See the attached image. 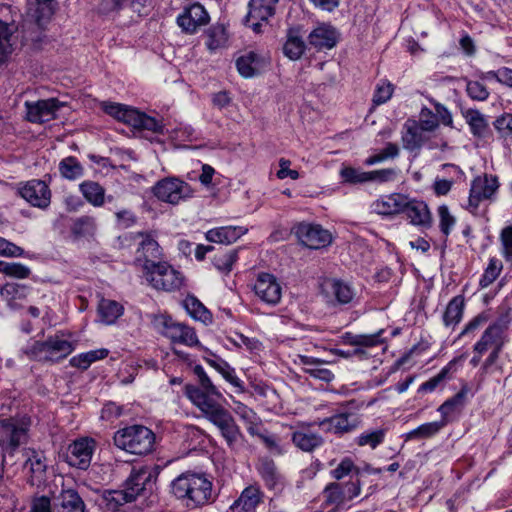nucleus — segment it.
I'll use <instances>...</instances> for the list:
<instances>
[{
  "mask_svg": "<svg viewBox=\"0 0 512 512\" xmlns=\"http://www.w3.org/2000/svg\"><path fill=\"white\" fill-rule=\"evenodd\" d=\"M359 473L360 469L354 465V462L349 457L342 459L337 467L331 471L332 477L336 480H341L350 474L358 476Z\"/></svg>",
  "mask_w": 512,
  "mask_h": 512,
  "instance_id": "59",
  "label": "nucleus"
},
{
  "mask_svg": "<svg viewBox=\"0 0 512 512\" xmlns=\"http://www.w3.org/2000/svg\"><path fill=\"white\" fill-rule=\"evenodd\" d=\"M306 49V44L298 31L290 29L287 34L286 42L283 46V53L290 60H298L303 55Z\"/></svg>",
  "mask_w": 512,
  "mask_h": 512,
  "instance_id": "38",
  "label": "nucleus"
},
{
  "mask_svg": "<svg viewBox=\"0 0 512 512\" xmlns=\"http://www.w3.org/2000/svg\"><path fill=\"white\" fill-rule=\"evenodd\" d=\"M156 436L154 432L139 424L126 426L114 433V445L130 454L147 455L154 450Z\"/></svg>",
  "mask_w": 512,
  "mask_h": 512,
  "instance_id": "3",
  "label": "nucleus"
},
{
  "mask_svg": "<svg viewBox=\"0 0 512 512\" xmlns=\"http://www.w3.org/2000/svg\"><path fill=\"white\" fill-rule=\"evenodd\" d=\"M28 293L29 288L27 286L17 283H7L0 290L2 298L12 310H18L24 307Z\"/></svg>",
  "mask_w": 512,
  "mask_h": 512,
  "instance_id": "30",
  "label": "nucleus"
},
{
  "mask_svg": "<svg viewBox=\"0 0 512 512\" xmlns=\"http://www.w3.org/2000/svg\"><path fill=\"white\" fill-rule=\"evenodd\" d=\"M469 392V388L467 385L462 386L459 392H457L453 397L447 399L443 404H441L438 408V411L441 414V419L448 424L451 421V416L455 412H460L466 403V398Z\"/></svg>",
  "mask_w": 512,
  "mask_h": 512,
  "instance_id": "34",
  "label": "nucleus"
},
{
  "mask_svg": "<svg viewBox=\"0 0 512 512\" xmlns=\"http://www.w3.org/2000/svg\"><path fill=\"white\" fill-rule=\"evenodd\" d=\"M257 471L269 489H274L279 483L280 474L272 459L266 457L259 459Z\"/></svg>",
  "mask_w": 512,
  "mask_h": 512,
  "instance_id": "42",
  "label": "nucleus"
},
{
  "mask_svg": "<svg viewBox=\"0 0 512 512\" xmlns=\"http://www.w3.org/2000/svg\"><path fill=\"white\" fill-rule=\"evenodd\" d=\"M101 322L111 325L123 314V306L117 301L102 299L98 305Z\"/></svg>",
  "mask_w": 512,
  "mask_h": 512,
  "instance_id": "41",
  "label": "nucleus"
},
{
  "mask_svg": "<svg viewBox=\"0 0 512 512\" xmlns=\"http://www.w3.org/2000/svg\"><path fill=\"white\" fill-rule=\"evenodd\" d=\"M338 36V32L334 27L322 24L310 32L308 43L317 51L331 49L336 46Z\"/></svg>",
  "mask_w": 512,
  "mask_h": 512,
  "instance_id": "25",
  "label": "nucleus"
},
{
  "mask_svg": "<svg viewBox=\"0 0 512 512\" xmlns=\"http://www.w3.org/2000/svg\"><path fill=\"white\" fill-rule=\"evenodd\" d=\"M24 455L26 457L24 469H28L29 483L34 485L35 481H40L46 473V457L43 452L31 448L26 449Z\"/></svg>",
  "mask_w": 512,
  "mask_h": 512,
  "instance_id": "28",
  "label": "nucleus"
},
{
  "mask_svg": "<svg viewBox=\"0 0 512 512\" xmlns=\"http://www.w3.org/2000/svg\"><path fill=\"white\" fill-rule=\"evenodd\" d=\"M361 419L356 413L343 411L321 420L318 425L326 432L343 435L359 427Z\"/></svg>",
  "mask_w": 512,
  "mask_h": 512,
  "instance_id": "21",
  "label": "nucleus"
},
{
  "mask_svg": "<svg viewBox=\"0 0 512 512\" xmlns=\"http://www.w3.org/2000/svg\"><path fill=\"white\" fill-rule=\"evenodd\" d=\"M29 423L13 418L0 422V442L2 451L12 454L19 446L28 441ZM4 457L0 454V478L3 475Z\"/></svg>",
  "mask_w": 512,
  "mask_h": 512,
  "instance_id": "6",
  "label": "nucleus"
},
{
  "mask_svg": "<svg viewBox=\"0 0 512 512\" xmlns=\"http://www.w3.org/2000/svg\"><path fill=\"white\" fill-rule=\"evenodd\" d=\"M194 373L198 377L199 385H186L185 395L202 412L203 416L209 419L225 408L220 403L223 395L202 366L196 365Z\"/></svg>",
  "mask_w": 512,
  "mask_h": 512,
  "instance_id": "2",
  "label": "nucleus"
},
{
  "mask_svg": "<svg viewBox=\"0 0 512 512\" xmlns=\"http://www.w3.org/2000/svg\"><path fill=\"white\" fill-rule=\"evenodd\" d=\"M58 501L61 512H85V503L74 489H62Z\"/></svg>",
  "mask_w": 512,
  "mask_h": 512,
  "instance_id": "37",
  "label": "nucleus"
},
{
  "mask_svg": "<svg viewBox=\"0 0 512 512\" xmlns=\"http://www.w3.org/2000/svg\"><path fill=\"white\" fill-rule=\"evenodd\" d=\"M16 29L14 21L8 23L0 20V64L6 60L12 51L10 37Z\"/></svg>",
  "mask_w": 512,
  "mask_h": 512,
  "instance_id": "49",
  "label": "nucleus"
},
{
  "mask_svg": "<svg viewBox=\"0 0 512 512\" xmlns=\"http://www.w3.org/2000/svg\"><path fill=\"white\" fill-rule=\"evenodd\" d=\"M59 172L68 180H75L83 176L84 168L73 156L62 159L59 163Z\"/></svg>",
  "mask_w": 512,
  "mask_h": 512,
  "instance_id": "51",
  "label": "nucleus"
},
{
  "mask_svg": "<svg viewBox=\"0 0 512 512\" xmlns=\"http://www.w3.org/2000/svg\"><path fill=\"white\" fill-rule=\"evenodd\" d=\"M506 338V326L500 321L493 322L474 344L473 351L486 353L488 351L502 350L506 343Z\"/></svg>",
  "mask_w": 512,
  "mask_h": 512,
  "instance_id": "18",
  "label": "nucleus"
},
{
  "mask_svg": "<svg viewBox=\"0 0 512 512\" xmlns=\"http://www.w3.org/2000/svg\"><path fill=\"white\" fill-rule=\"evenodd\" d=\"M500 240L503 257L507 262L512 263V226H508L501 231Z\"/></svg>",
  "mask_w": 512,
  "mask_h": 512,
  "instance_id": "64",
  "label": "nucleus"
},
{
  "mask_svg": "<svg viewBox=\"0 0 512 512\" xmlns=\"http://www.w3.org/2000/svg\"><path fill=\"white\" fill-rule=\"evenodd\" d=\"M387 431V427L366 430L356 438L355 442L358 446H369L375 449L384 442Z\"/></svg>",
  "mask_w": 512,
  "mask_h": 512,
  "instance_id": "48",
  "label": "nucleus"
},
{
  "mask_svg": "<svg viewBox=\"0 0 512 512\" xmlns=\"http://www.w3.org/2000/svg\"><path fill=\"white\" fill-rule=\"evenodd\" d=\"M426 132H433L438 128V119L435 113L427 108L423 107L419 114V120L416 122Z\"/></svg>",
  "mask_w": 512,
  "mask_h": 512,
  "instance_id": "61",
  "label": "nucleus"
},
{
  "mask_svg": "<svg viewBox=\"0 0 512 512\" xmlns=\"http://www.w3.org/2000/svg\"><path fill=\"white\" fill-rule=\"evenodd\" d=\"M278 2L279 0H250L244 19L245 25L251 27L255 33H260L262 23L274 16Z\"/></svg>",
  "mask_w": 512,
  "mask_h": 512,
  "instance_id": "15",
  "label": "nucleus"
},
{
  "mask_svg": "<svg viewBox=\"0 0 512 512\" xmlns=\"http://www.w3.org/2000/svg\"><path fill=\"white\" fill-rule=\"evenodd\" d=\"M108 354H109V351L105 348L91 350V351L73 356L69 362L72 367H75V368H78L81 370H86L90 367V365L93 362L106 358L108 356Z\"/></svg>",
  "mask_w": 512,
  "mask_h": 512,
  "instance_id": "45",
  "label": "nucleus"
},
{
  "mask_svg": "<svg viewBox=\"0 0 512 512\" xmlns=\"http://www.w3.org/2000/svg\"><path fill=\"white\" fill-rule=\"evenodd\" d=\"M183 305L188 314L194 319L204 324L212 321V315L209 310L195 296H187L183 301Z\"/></svg>",
  "mask_w": 512,
  "mask_h": 512,
  "instance_id": "44",
  "label": "nucleus"
},
{
  "mask_svg": "<svg viewBox=\"0 0 512 512\" xmlns=\"http://www.w3.org/2000/svg\"><path fill=\"white\" fill-rule=\"evenodd\" d=\"M263 492L258 486L246 487L240 496L232 503L227 512H255L262 502Z\"/></svg>",
  "mask_w": 512,
  "mask_h": 512,
  "instance_id": "24",
  "label": "nucleus"
},
{
  "mask_svg": "<svg viewBox=\"0 0 512 512\" xmlns=\"http://www.w3.org/2000/svg\"><path fill=\"white\" fill-rule=\"evenodd\" d=\"M253 291L259 300L270 306H276L282 298V286L278 279L270 273L258 274Z\"/></svg>",
  "mask_w": 512,
  "mask_h": 512,
  "instance_id": "14",
  "label": "nucleus"
},
{
  "mask_svg": "<svg viewBox=\"0 0 512 512\" xmlns=\"http://www.w3.org/2000/svg\"><path fill=\"white\" fill-rule=\"evenodd\" d=\"M426 131L419 127L416 121L407 122L402 133V144L404 149L413 152L418 151L428 140Z\"/></svg>",
  "mask_w": 512,
  "mask_h": 512,
  "instance_id": "29",
  "label": "nucleus"
},
{
  "mask_svg": "<svg viewBox=\"0 0 512 512\" xmlns=\"http://www.w3.org/2000/svg\"><path fill=\"white\" fill-rule=\"evenodd\" d=\"M139 235L142 237V240L137 250V260L144 261L143 268L145 271L149 264H158V262H160L159 259L162 256V249L151 234L139 233Z\"/></svg>",
  "mask_w": 512,
  "mask_h": 512,
  "instance_id": "27",
  "label": "nucleus"
},
{
  "mask_svg": "<svg viewBox=\"0 0 512 512\" xmlns=\"http://www.w3.org/2000/svg\"><path fill=\"white\" fill-rule=\"evenodd\" d=\"M153 195L160 201L177 205L194 195L193 188L177 177H166L152 187Z\"/></svg>",
  "mask_w": 512,
  "mask_h": 512,
  "instance_id": "9",
  "label": "nucleus"
},
{
  "mask_svg": "<svg viewBox=\"0 0 512 512\" xmlns=\"http://www.w3.org/2000/svg\"><path fill=\"white\" fill-rule=\"evenodd\" d=\"M207 363L213 367L222 377L236 388V392L244 393V382L236 375L235 369L231 367L228 362L220 357H214L206 360Z\"/></svg>",
  "mask_w": 512,
  "mask_h": 512,
  "instance_id": "35",
  "label": "nucleus"
},
{
  "mask_svg": "<svg viewBox=\"0 0 512 512\" xmlns=\"http://www.w3.org/2000/svg\"><path fill=\"white\" fill-rule=\"evenodd\" d=\"M383 330L373 334L348 335L347 339L352 346L374 347L382 343Z\"/></svg>",
  "mask_w": 512,
  "mask_h": 512,
  "instance_id": "58",
  "label": "nucleus"
},
{
  "mask_svg": "<svg viewBox=\"0 0 512 512\" xmlns=\"http://www.w3.org/2000/svg\"><path fill=\"white\" fill-rule=\"evenodd\" d=\"M299 361L302 365L305 366L304 371L310 377L325 382H330L334 379V374L332 371L323 367L324 361L306 355H300Z\"/></svg>",
  "mask_w": 512,
  "mask_h": 512,
  "instance_id": "36",
  "label": "nucleus"
},
{
  "mask_svg": "<svg viewBox=\"0 0 512 512\" xmlns=\"http://www.w3.org/2000/svg\"><path fill=\"white\" fill-rule=\"evenodd\" d=\"M269 63L268 56L249 51L236 60V67L241 76L251 78L261 73Z\"/></svg>",
  "mask_w": 512,
  "mask_h": 512,
  "instance_id": "23",
  "label": "nucleus"
},
{
  "mask_svg": "<svg viewBox=\"0 0 512 512\" xmlns=\"http://www.w3.org/2000/svg\"><path fill=\"white\" fill-rule=\"evenodd\" d=\"M206 37V46L210 52L225 47L228 41L226 28L221 24L211 26L206 32Z\"/></svg>",
  "mask_w": 512,
  "mask_h": 512,
  "instance_id": "46",
  "label": "nucleus"
},
{
  "mask_svg": "<svg viewBox=\"0 0 512 512\" xmlns=\"http://www.w3.org/2000/svg\"><path fill=\"white\" fill-rule=\"evenodd\" d=\"M2 266H3L1 268L2 273H4L7 276L18 278V279L28 278L31 273L30 268L22 263L4 262Z\"/></svg>",
  "mask_w": 512,
  "mask_h": 512,
  "instance_id": "62",
  "label": "nucleus"
},
{
  "mask_svg": "<svg viewBox=\"0 0 512 512\" xmlns=\"http://www.w3.org/2000/svg\"><path fill=\"white\" fill-rule=\"evenodd\" d=\"M502 269V262L499 259L491 258L489 260L488 266L480 278L479 285L481 288H487L489 285H491L498 278Z\"/></svg>",
  "mask_w": 512,
  "mask_h": 512,
  "instance_id": "56",
  "label": "nucleus"
},
{
  "mask_svg": "<svg viewBox=\"0 0 512 512\" xmlns=\"http://www.w3.org/2000/svg\"><path fill=\"white\" fill-rule=\"evenodd\" d=\"M161 472L159 465H144L133 467L128 478L124 482V489L132 494L135 501L138 496L152 493L156 487V481Z\"/></svg>",
  "mask_w": 512,
  "mask_h": 512,
  "instance_id": "7",
  "label": "nucleus"
},
{
  "mask_svg": "<svg viewBox=\"0 0 512 512\" xmlns=\"http://www.w3.org/2000/svg\"><path fill=\"white\" fill-rule=\"evenodd\" d=\"M95 449L94 439L87 437L77 439L68 446L66 461L72 467L86 470L91 464Z\"/></svg>",
  "mask_w": 512,
  "mask_h": 512,
  "instance_id": "12",
  "label": "nucleus"
},
{
  "mask_svg": "<svg viewBox=\"0 0 512 512\" xmlns=\"http://www.w3.org/2000/svg\"><path fill=\"white\" fill-rule=\"evenodd\" d=\"M451 367L452 362L443 367L438 374L430 378L428 381L422 383L418 388V393L433 392L442 382L448 379Z\"/></svg>",
  "mask_w": 512,
  "mask_h": 512,
  "instance_id": "57",
  "label": "nucleus"
},
{
  "mask_svg": "<svg viewBox=\"0 0 512 512\" xmlns=\"http://www.w3.org/2000/svg\"><path fill=\"white\" fill-rule=\"evenodd\" d=\"M84 198L93 206L101 207L105 202V189L95 181H84L79 185Z\"/></svg>",
  "mask_w": 512,
  "mask_h": 512,
  "instance_id": "39",
  "label": "nucleus"
},
{
  "mask_svg": "<svg viewBox=\"0 0 512 512\" xmlns=\"http://www.w3.org/2000/svg\"><path fill=\"white\" fill-rule=\"evenodd\" d=\"M321 289L333 304H349L356 296L355 288L341 279L327 278L322 282Z\"/></svg>",
  "mask_w": 512,
  "mask_h": 512,
  "instance_id": "20",
  "label": "nucleus"
},
{
  "mask_svg": "<svg viewBox=\"0 0 512 512\" xmlns=\"http://www.w3.org/2000/svg\"><path fill=\"white\" fill-rule=\"evenodd\" d=\"M144 272L146 280L156 290L171 292L180 289L183 285L184 277L181 272L167 262L149 264Z\"/></svg>",
  "mask_w": 512,
  "mask_h": 512,
  "instance_id": "8",
  "label": "nucleus"
},
{
  "mask_svg": "<svg viewBox=\"0 0 512 512\" xmlns=\"http://www.w3.org/2000/svg\"><path fill=\"white\" fill-rule=\"evenodd\" d=\"M407 204V196L399 193H393L390 195L382 196L374 201L372 208L373 211L377 214L390 216L403 212V209H405Z\"/></svg>",
  "mask_w": 512,
  "mask_h": 512,
  "instance_id": "26",
  "label": "nucleus"
},
{
  "mask_svg": "<svg viewBox=\"0 0 512 512\" xmlns=\"http://www.w3.org/2000/svg\"><path fill=\"white\" fill-rule=\"evenodd\" d=\"M238 259V250L230 249L220 251L214 255L212 262L215 268L221 272L229 273L232 270L233 264Z\"/></svg>",
  "mask_w": 512,
  "mask_h": 512,
  "instance_id": "54",
  "label": "nucleus"
},
{
  "mask_svg": "<svg viewBox=\"0 0 512 512\" xmlns=\"http://www.w3.org/2000/svg\"><path fill=\"white\" fill-rule=\"evenodd\" d=\"M207 420L218 428L227 446L234 449L242 433L232 414L224 408Z\"/></svg>",
  "mask_w": 512,
  "mask_h": 512,
  "instance_id": "19",
  "label": "nucleus"
},
{
  "mask_svg": "<svg viewBox=\"0 0 512 512\" xmlns=\"http://www.w3.org/2000/svg\"><path fill=\"white\" fill-rule=\"evenodd\" d=\"M499 187L497 177L485 174L476 177L470 188L468 209L475 213L481 201L490 199Z\"/></svg>",
  "mask_w": 512,
  "mask_h": 512,
  "instance_id": "16",
  "label": "nucleus"
},
{
  "mask_svg": "<svg viewBox=\"0 0 512 512\" xmlns=\"http://www.w3.org/2000/svg\"><path fill=\"white\" fill-rule=\"evenodd\" d=\"M96 228V219L92 216L84 215L73 221L71 232L77 237H88L94 235Z\"/></svg>",
  "mask_w": 512,
  "mask_h": 512,
  "instance_id": "52",
  "label": "nucleus"
},
{
  "mask_svg": "<svg viewBox=\"0 0 512 512\" xmlns=\"http://www.w3.org/2000/svg\"><path fill=\"white\" fill-rule=\"evenodd\" d=\"M292 233L299 243L309 249H322L332 243L333 237L329 230L320 224L300 222L293 226Z\"/></svg>",
  "mask_w": 512,
  "mask_h": 512,
  "instance_id": "11",
  "label": "nucleus"
},
{
  "mask_svg": "<svg viewBox=\"0 0 512 512\" xmlns=\"http://www.w3.org/2000/svg\"><path fill=\"white\" fill-rule=\"evenodd\" d=\"M407 218L413 225L429 227L431 225V213L427 204L419 200H410L408 198V204L403 209Z\"/></svg>",
  "mask_w": 512,
  "mask_h": 512,
  "instance_id": "31",
  "label": "nucleus"
},
{
  "mask_svg": "<svg viewBox=\"0 0 512 512\" xmlns=\"http://www.w3.org/2000/svg\"><path fill=\"white\" fill-rule=\"evenodd\" d=\"M464 302L460 297H454L447 305L443 314L445 326H455L462 318Z\"/></svg>",
  "mask_w": 512,
  "mask_h": 512,
  "instance_id": "53",
  "label": "nucleus"
},
{
  "mask_svg": "<svg viewBox=\"0 0 512 512\" xmlns=\"http://www.w3.org/2000/svg\"><path fill=\"white\" fill-rule=\"evenodd\" d=\"M466 92L471 99L476 101H485L490 94L487 87L479 81H467Z\"/></svg>",
  "mask_w": 512,
  "mask_h": 512,
  "instance_id": "63",
  "label": "nucleus"
},
{
  "mask_svg": "<svg viewBox=\"0 0 512 512\" xmlns=\"http://www.w3.org/2000/svg\"><path fill=\"white\" fill-rule=\"evenodd\" d=\"M73 350V343L65 339L62 332H58L49 336L45 341H34L25 348L24 353L31 360L58 362L70 355Z\"/></svg>",
  "mask_w": 512,
  "mask_h": 512,
  "instance_id": "4",
  "label": "nucleus"
},
{
  "mask_svg": "<svg viewBox=\"0 0 512 512\" xmlns=\"http://www.w3.org/2000/svg\"><path fill=\"white\" fill-rule=\"evenodd\" d=\"M102 500L110 511H117L124 504L133 502L132 494H128L125 489L106 490L102 494Z\"/></svg>",
  "mask_w": 512,
  "mask_h": 512,
  "instance_id": "47",
  "label": "nucleus"
},
{
  "mask_svg": "<svg viewBox=\"0 0 512 512\" xmlns=\"http://www.w3.org/2000/svg\"><path fill=\"white\" fill-rule=\"evenodd\" d=\"M247 228L242 226H224L211 229L206 233V239L220 244H231L246 234Z\"/></svg>",
  "mask_w": 512,
  "mask_h": 512,
  "instance_id": "33",
  "label": "nucleus"
},
{
  "mask_svg": "<svg viewBox=\"0 0 512 512\" xmlns=\"http://www.w3.org/2000/svg\"><path fill=\"white\" fill-rule=\"evenodd\" d=\"M101 108L106 114L112 116L118 121L132 126L135 129L148 130L157 134L163 133L164 125L161 120L151 117L134 108L113 102H103L101 104Z\"/></svg>",
  "mask_w": 512,
  "mask_h": 512,
  "instance_id": "5",
  "label": "nucleus"
},
{
  "mask_svg": "<svg viewBox=\"0 0 512 512\" xmlns=\"http://www.w3.org/2000/svg\"><path fill=\"white\" fill-rule=\"evenodd\" d=\"M323 493L326 504L339 507L347 501L343 486L340 483L334 482L328 484Z\"/></svg>",
  "mask_w": 512,
  "mask_h": 512,
  "instance_id": "55",
  "label": "nucleus"
},
{
  "mask_svg": "<svg viewBox=\"0 0 512 512\" xmlns=\"http://www.w3.org/2000/svg\"><path fill=\"white\" fill-rule=\"evenodd\" d=\"M19 195L30 205L45 209L51 202V191L46 182L33 179L26 183H21L18 188Z\"/></svg>",
  "mask_w": 512,
  "mask_h": 512,
  "instance_id": "17",
  "label": "nucleus"
},
{
  "mask_svg": "<svg viewBox=\"0 0 512 512\" xmlns=\"http://www.w3.org/2000/svg\"><path fill=\"white\" fill-rule=\"evenodd\" d=\"M26 119L31 123L42 124L57 117V111L64 106L56 98L38 100L35 102L26 101Z\"/></svg>",
  "mask_w": 512,
  "mask_h": 512,
  "instance_id": "13",
  "label": "nucleus"
},
{
  "mask_svg": "<svg viewBox=\"0 0 512 512\" xmlns=\"http://www.w3.org/2000/svg\"><path fill=\"white\" fill-rule=\"evenodd\" d=\"M291 440L293 444L303 452H313L324 443L321 435L310 431L308 428H301L294 431Z\"/></svg>",
  "mask_w": 512,
  "mask_h": 512,
  "instance_id": "32",
  "label": "nucleus"
},
{
  "mask_svg": "<svg viewBox=\"0 0 512 512\" xmlns=\"http://www.w3.org/2000/svg\"><path fill=\"white\" fill-rule=\"evenodd\" d=\"M446 425L442 419L440 421L424 423L406 433L404 437L406 441L428 439L438 434Z\"/></svg>",
  "mask_w": 512,
  "mask_h": 512,
  "instance_id": "40",
  "label": "nucleus"
},
{
  "mask_svg": "<svg viewBox=\"0 0 512 512\" xmlns=\"http://www.w3.org/2000/svg\"><path fill=\"white\" fill-rule=\"evenodd\" d=\"M53 0H30L27 4V17L33 20L39 27H43L50 17V9L42 4Z\"/></svg>",
  "mask_w": 512,
  "mask_h": 512,
  "instance_id": "43",
  "label": "nucleus"
},
{
  "mask_svg": "<svg viewBox=\"0 0 512 512\" xmlns=\"http://www.w3.org/2000/svg\"><path fill=\"white\" fill-rule=\"evenodd\" d=\"M153 324L163 336L169 338L174 343L187 346L198 344L195 331L191 327L173 320L170 316H155Z\"/></svg>",
  "mask_w": 512,
  "mask_h": 512,
  "instance_id": "10",
  "label": "nucleus"
},
{
  "mask_svg": "<svg viewBox=\"0 0 512 512\" xmlns=\"http://www.w3.org/2000/svg\"><path fill=\"white\" fill-rule=\"evenodd\" d=\"M173 495L190 508L208 504L212 500V482L203 474L186 472L171 483Z\"/></svg>",
  "mask_w": 512,
  "mask_h": 512,
  "instance_id": "1",
  "label": "nucleus"
},
{
  "mask_svg": "<svg viewBox=\"0 0 512 512\" xmlns=\"http://www.w3.org/2000/svg\"><path fill=\"white\" fill-rule=\"evenodd\" d=\"M464 117L470 126V130L474 136L484 137L488 130V123L483 114L478 110L469 109L465 112Z\"/></svg>",
  "mask_w": 512,
  "mask_h": 512,
  "instance_id": "50",
  "label": "nucleus"
},
{
  "mask_svg": "<svg viewBox=\"0 0 512 512\" xmlns=\"http://www.w3.org/2000/svg\"><path fill=\"white\" fill-rule=\"evenodd\" d=\"M340 175L344 182L350 184H362L368 182L369 171H362L353 167H345L340 171Z\"/></svg>",
  "mask_w": 512,
  "mask_h": 512,
  "instance_id": "60",
  "label": "nucleus"
},
{
  "mask_svg": "<svg viewBox=\"0 0 512 512\" xmlns=\"http://www.w3.org/2000/svg\"><path fill=\"white\" fill-rule=\"evenodd\" d=\"M209 21V15L202 5L194 3L185 8L177 17V24L186 34H194L197 29L206 25Z\"/></svg>",
  "mask_w": 512,
  "mask_h": 512,
  "instance_id": "22",
  "label": "nucleus"
}]
</instances>
